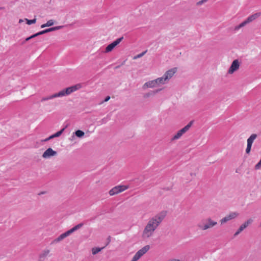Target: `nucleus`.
I'll return each mask as SVG.
<instances>
[{
	"instance_id": "423d86ee",
	"label": "nucleus",
	"mask_w": 261,
	"mask_h": 261,
	"mask_svg": "<svg viewBox=\"0 0 261 261\" xmlns=\"http://www.w3.org/2000/svg\"><path fill=\"white\" fill-rule=\"evenodd\" d=\"M128 188L126 186H117L113 188L109 191V194L111 196L118 194L120 192H123Z\"/></svg>"
},
{
	"instance_id": "cd10ccee",
	"label": "nucleus",
	"mask_w": 261,
	"mask_h": 261,
	"mask_svg": "<svg viewBox=\"0 0 261 261\" xmlns=\"http://www.w3.org/2000/svg\"><path fill=\"white\" fill-rule=\"evenodd\" d=\"M110 120V118L107 116L106 117L103 118L101 119V123L104 124L108 122V121Z\"/></svg>"
},
{
	"instance_id": "b1692460",
	"label": "nucleus",
	"mask_w": 261,
	"mask_h": 261,
	"mask_svg": "<svg viewBox=\"0 0 261 261\" xmlns=\"http://www.w3.org/2000/svg\"><path fill=\"white\" fill-rule=\"evenodd\" d=\"M84 225L83 223H79V224L75 225L73 227H72L71 229L72 231V232H74L75 231L78 230L79 229L81 228Z\"/></svg>"
},
{
	"instance_id": "f257e3e1",
	"label": "nucleus",
	"mask_w": 261,
	"mask_h": 261,
	"mask_svg": "<svg viewBox=\"0 0 261 261\" xmlns=\"http://www.w3.org/2000/svg\"><path fill=\"white\" fill-rule=\"evenodd\" d=\"M166 216V212L162 211L160 213L151 218L149 220L147 224L143 230V237L144 238L150 237L152 234L153 231L156 229L159 224L164 220Z\"/></svg>"
},
{
	"instance_id": "4be33fe9",
	"label": "nucleus",
	"mask_w": 261,
	"mask_h": 261,
	"mask_svg": "<svg viewBox=\"0 0 261 261\" xmlns=\"http://www.w3.org/2000/svg\"><path fill=\"white\" fill-rule=\"evenodd\" d=\"M66 237L64 235V234L63 233L61 235H60L58 238L55 239L52 242V243H58L62 240H63L64 239H65Z\"/></svg>"
},
{
	"instance_id": "473e14b6",
	"label": "nucleus",
	"mask_w": 261,
	"mask_h": 261,
	"mask_svg": "<svg viewBox=\"0 0 261 261\" xmlns=\"http://www.w3.org/2000/svg\"><path fill=\"white\" fill-rule=\"evenodd\" d=\"M207 0H201L197 3V5H201L204 3L206 2Z\"/></svg>"
},
{
	"instance_id": "a878e982",
	"label": "nucleus",
	"mask_w": 261,
	"mask_h": 261,
	"mask_svg": "<svg viewBox=\"0 0 261 261\" xmlns=\"http://www.w3.org/2000/svg\"><path fill=\"white\" fill-rule=\"evenodd\" d=\"M146 52H147V50H146L145 51L142 52L141 54H139L137 55L136 56H135L134 57V59H136L137 58H140L142 57L143 56H144L146 54Z\"/></svg>"
},
{
	"instance_id": "f704fd0d",
	"label": "nucleus",
	"mask_w": 261,
	"mask_h": 261,
	"mask_svg": "<svg viewBox=\"0 0 261 261\" xmlns=\"http://www.w3.org/2000/svg\"><path fill=\"white\" fill-rule=\"evenodd\" d=\"M107 240H108V242L106 244L105 247L107 246L110 243V242H111V237L110 236L108 237V238H107Z\"/></svg>"
},
{
	"instance_id": "f3484780",
	"label": "nucleus",
	"mask_w": 261,
	"mask_h": 261,
	"mask_svg": "<svg viewBox=\"0 0 261 261\" xmlns=\"http://www.w3.org/2000/svg\"><path fill=\"white\" fill-rule=\"evenodd\" d=\"M162 89H156V90H153V91H150V92H148V93H145L144 95V98H148L150 96H152V95H154V94L158 93V92H159Z\"/></svg>"
},
{
	"instance_id": "c85d7f7f",
	"label": "nucleus",
	"mask_w": 261,
	"mask_h": 261,
	"mask_svg": "<svg viewBox=\"0 0 261 261\" xmlns=\"http://www.w3.org/2000/svg\"><path fill=\"white\" fill-rule=\"evenodd\" d=\"M260 168H261V159L259 160V161L258 162V163L255 165V169L258 170V169H259Z\"/></svg>"
},
{
	"instance_id": "6ab92c4d",
	"label": "nucleus",
	"mask_w": 261,
	"mask_h": 261,
	"mask_svg": "<svg viewBox=\"0 0 261 261\" xmlns=\"http://www.w3.org/2000/svg\"><path fill=\"white\" fill-rule=\"evenodd\" d=\"M156 81V84H164L166 83V81L168 80L167 79H164V75H163L162 77H159L155 80Z\"/></svg>"
},
{
	"instance_id": "2f4dec72",
	"label": "nucleus",
	"mask_w": 261,
	"mask_h": 261,
	"mask_svg": "<svg viewBox=\"0 0 261 261\" xmlns=\"http://www.w3.org/2000/svg\"><path fill=\"white\" fill-rule=\"evenodd\" d=\"M40 35L39 32H38V33H37L36 34H34L30 36V37H31V39H33V38H35V37H37L38 36H40Z\"/></svg>"
},
{
	"instance_id": "58836bf2",
	"label": "nucleus",
	"mask_w": 261,
	"mask_h": 261,
	"mask_svg": "<svg viewBox=\"0 0 261 261\" xmlns=\"http://www.w3.org/2000/svg\"><path fill=\"white\" fill-rule=\"evenodd\" d=\"M30 39H31V37H30H30H28V38H27L25 39V41H28L30 40Z\"/></svg>"
},
{
	"instance_id": "5701e85b",
	"label": "nucleus",
	"mask_w": 261,
	"mask_h": 261,
	"mask_svg": "<svg viewBox=\"0 0 261 261\" xmlns=\"http://www.w3.org/2000/svg\"><path fill=\"white\" fill-rule=\"evenodd\" d=\"M74 134L78 138H82L85 135V133L83 130H80V129H78V130H76L74 133Z\"/></svg>"
},
{
	"instance_id": "a19ab883",
	"label": "nucleus",
	"mask_w": 261,
	"mask_h": 261,
	"mask_svg": "<svg viewBox=\"0 0 261 261\" xmlns=\"http://www.w3.org/2000/svg\"><path fill=\"white\" fill-rule=\"evenodd\" d=\"M120 65H118V66H116L115 68L117 69V68H120Z\"/></svg>"
},
{
	"instance_id": "20e7f679",
	"label": "nucleus",
	"mask_w": 261,
	"mask_h": 261,
	"mask_svg": "<svg viewBox=\"0 0 261 261\" xmlns=\"http://www.w3.org/2000/svg\"><path fill=\"white\" fill-rule=\"evenodd\" d=\"M259 13H255L249 16L245 20L241 23L239 25L236 26L235 27V30H238L241 28L244 27L247 23L252 22L253 20H255L258 16H259Z\"/></svg>"
},
{
	"instance_id": "bb28decb",
	"label": "nucleus",
	"mask_w": 261,
	"mask_h": 261,
	"mask_svg": "<svg viewBox=\"0 0 261 261\" xmlns=\"http://www.w3.org/2000/svg\"><path fill=\"white\" fill-rule=\"evenodd\" d=\"M54 23L55 21L53 19H50L47 21L46 25H47V27H50L52 26L54 24Z\"/></svg>"
},
{
	"instance_id": "c756f323",
	"label": "nucleus",
	"mask_w": 261,
	"mask_h": 261,
	"mask_svg": "<svg viewBox=\"0 0 261 261\" xmlns=\"http://www.w3.org/2000/svg\"><path fill=\"white\" fill-rule=\"evenodd\" d=\"M72 233H73V232H72L71 229H70L63 233L64 234L65 237H67L69 236V235H70Z\"/></svg>"
},
{
	"instance_id": "79ce46f5",
	"label": "nucleus",
	"mask_w": 261,
	"mask_h": 261,
	"mask_svg": "<svg viewBox=\"0 0 261 261\" xmlns=\"http://www.w3.org/2000/svg\"><path fill=\"white\" fill-rule=\"evenodd\" d=\"M44 192H41L40 193H39V195L43 194H44Z\"/></svg>"
},
{
	"instance_id": "dca6fc26",
	"label": "nucleus",
	"mask_w": 261,
	"mask_h": 261,
	"mask_svg": "<svg viewBox=\"0 0 261 261\" xmlns=\"http://www.w3.org/2000/svg\"><path fill=\"white\" fill-rule=\"evenodd\" d=\"M67 127V126L66 125L64 128L61 129L60 130L57 132V133H56L54 134L51 135V136H50V138H51V139H52L54 138L60 137L62 134V133L64 132V131L66 128Z\"/></svg>"
},
{
	"instance_id": "4468645a",
	"label": "nucleus",
	"mask_w": 261,
	"mask_h": 261,
	"mask_svg": "<svg viewBox=\"0 0 261 261\" xmlns=\"http://www.w3.org/2000/svg\"><path fill=\"white\" fill-rule=\"evenodd\" d=\"M150 246L149 245H146L141 249L138 250L136 254L140 258L142 256H143L145 253H146L149 249Z\"/></svg>"
},
{
	"instance_id": "c9c22d12",
	"label": "nucleus",
	"mask_w": 261,
	"mask_h": 261,
	"mask_svg": "<svg viewBox=\"0 0 261 261\" xmlns=\"http://www.w3.org/2000/svg\"><path fill=\"white\" fill-rule=\"evenodd\" d=\"M110 99V96H107V97H106V98H105L103 101L104 102H107L108 101L109 99Z\"/></svg>"
},
{
	"instance_id": "e433bc0d",
	"label": "nucleus",
	"mask_w": 261,
	"mask_h": 261,
	"mask_svg": "<svg viewBox=\"0 0 261 261\" xmlns=\"http://www.w3.org/2000/svg\"><path fill=\"white\" fill-rule=\"evenodd\" d=\"M47 25H46V23H44V24H43L41 25V28H44L45 27H47Z\"/></svg>"
},
{
	"instance_id": "412c9836",
	"label": "nucleus",
	"mask_w": 261,
	"mask_h": 261,
	"mask_svg": "<svg viewBox=\"0 0 261 261\" xmlns=\"http://www.w3.org/2000/svg\"><path fill=\"white\" fill-rule=\"evenodd\" d=\"M105 248V246L103 247H94L92 249V253L93 255H95L99 252L101 251L103 249Z\"/></svg>"
},
{
	"instance_id": "393cba45",
	"label": "nucleus",
	"mask_w": 261,
	"mask_h": 261,
	"mask_svg": "<svg viewBox=\"0 0 261 261\" xmlns=\"http://www.w3.org/2000/svg\"><path fill=\"white\" fill-rule=\"evenodd\" d=\"M25 20L27 21V23L28 24H29V25H31V24L35 23L36 22V18H34V19H28L26 18Z\"/></svg>"
},
{
	"instance_id": "9b49d317",
	"label": "nucleus",
	"mask_w": 261,
	"mask_h": 261,
	"mask_svg": "<svg viewBox=\"0 0 261 261\" xmlns=\"http://www.w3.org/2000/svg\"><path fill=\"white\" fill-rule=\"evenodd\" d=\"M252 220L250 219L242 224L238 230L234 234V237L237 236L241 231L246 228L252 222Z\"/></svg>"
},
{
	"instance_id": "a211bd4d",
	"label": "nucleus",
	"mask_w": 261,
	"mask_h": 261,
	"mask_svg": "<svg viewBox=\"0 0 261 261\" xmlns=\"http://www.w3.org/2000/svg\"><path fill=\"white\" fill-rule=\"evenodd\" d=\"M257 135L255 134H252L247 139V145L252 146L254 140L256 138Z\"/></svg>"
},
{
	"instance_id": "aec40b11",
	"label": "nucleus",
	"mask_w": 261,
	"mask_h": 261,
	"mask_svg": "<svg viewBox=\"0 0 261 261\" xmlns=\"http://www.w3.org/2000/svg\"><path fill=\"white\" fill-rule=\"evenodd\" d=\"M49 252V251L48 250L44 251L43 253L40 254L39 261H43Z\"/></svg>"
},
{
	"instance_id": "ddd939ff",
	"label": "nucleus",
	"mask_w": 261,
	"mask_h": 261,
	"mask_svg": "<svg viewBox=\"0 0 261 261\" xmlns=\"http://www.w3.org/2000/svg\"><path fill=\"white\" fill-rule=\"evenodd\" d=\"M176 68H173L167 71L164 74V79L169 80L173 76L174 73L176 72Z\"/></svg>"
},
{
	"instance_id": "de8ad7c7",
	"label": "nucleus",
	"mask_w": 261,
	"mask_h": 261,
	"mask_svg": "<svg viewBox=\"0 0 261 261\" xmlns=\"http://www.w3.org/2000/svg\"><path fill=\"white\" fill-rule=\"evenodd\" d=\"M259 226H260V227H261V222H260V225H259Z\"/></svg>"
},
{
	"instance_id": "9d476101",
	"label": "nucleus",
	"mask_w": 261,
	"mask_h": 261,
	"mask_svg": "<svg viewBox=\"0 0 261 261\" xmlns=\"http://www.w3.org/2000/svg\"><path fill=\"white\" fill-rule=\"evenodd\" d=\"M239 68V62L238 60H234L230 67H229L228 72L229 74L233 73L234 71L237 70Z\"/></svg>"
},
{
	"instance_id": "a18cd8bd",
	"label": "nucleus",
	"mask_w": 261,
	"mask_h": 261,
	"mask_svg": "<svg viewBox=\"0 0 261 261\" xmlns=\"http://www.w3.org/2000/svg\"><path fill=\"white\" fill-rule=\"evenodd\" d=\"M95 218H96V217H95V218H93V219H91V220H94V219H95Z\"/></svg>"
},
{
	"instance_id": "1a4fd4ad",
	"label": "nucleus",
	"mask_w": 261,
	"mask_h": 261,
	"mask_svg": "<svg viewBox=\"0 0 261 261\" xmlns=\"http://www.w3.org/2000/svg\"><path fill=\"white\" fill-rule=\"evenodd\" d=\"M238 216V213L237 212L230 213L229 215H227L221 220V223L223 224L226 223L227 221L234 219Z\"/></svg>"
},
{
	"instance_id": "f8f14e48",
	"label": "nucleus",
	"mask_w": 261,
	"mask_h": 261,
	"mask_svg": "<svg viewBox=\"0 0 261 261\" xmlns=\"http://www.w3.org/2000/svg\"><path fill=\"white\" fill-rule=\"evenodd\" d=\"M63 28V25L56 26V27H52V28H48V29H45V30L41 31H40L39 32L40 33V35H41L47 33H49V32H52V31H57V30H60V29H62Z\"/></svg>"
},
{
	"instance_id": "7c9ffc66",
	"label": "nucleus",
	"mask_w": 261,
	"mask_h": 261,
	"mask_svg": "<svg viewBox=\"0 0 261 261\" xmlns=\"http://www.w3.org/2000/svg\"><path fill=\"white\" fill-rule=\"evenodd\" d=\"M251 146H250L249 145H247V148L246 149V152L247 154H249L251 151Z\"/></svg>"
},
{
	"instance_id": "6e6552de",
	"label": "nucleus",
	"mask_w": 261,
	"mask_h": 261,
	"mask_svg": "<svg viewBox=\"0 0 261 261\" xmlns=\"http://www.w3.org/2000/svg\"><path fill=\"white\" fill-rule=\"evenodd\" d=\"M57 154V151L53 150L51 148H48L43 152L42 157L44 159H48Z\"/></svg>"
},
{
	"instance_id": "4c0bfd02",
	"label": "nucleus",
	"mask_w": 261,
	"mask_h": 261,
	"mask_svg": "<svg viewBox=\"0 0 261 261\" xmlns=\"http://www.w3.org/2000/svg\"><path fill=\"white\" fill-rule=\"evenodd\" d=\"M50 139H51V138H50V136L47 138H46L44 140V141L45 142H46V141H48L49 140H50Z\"/></svg>"
},
{
	"instance_id": "ea45409f",
	"label": "nucleus",
	"mask_w": 261,
	"mask_h": 261,
	"mask_svg": "<svg viewBox=\"0 0 261 261\" xmlns=\"http://www.w3.org/2000/svg\"><path fill=\"white\" fill-rule=\"evenodd\" d=\"M169 261H180L179 259H173Z\"/></svg>"
},
{
	"instance_id": "72a5a7b5",
	"label": "nucleus",
	"mask_w": 261,
	"mask_h": 261,
	"mask_svg": "<svg viewBox=\"0 0 261 261\" xmlns=\"http://www.w3.org/2000/svg\"><path fill=\"white\" fill-rule=\"evenodd\" d=\"M139 258L140 257L136 254L133 257V259L135 261H137Z\"/></svg>"
},
{
	"instance_id": "7ed1b4c3",
	"label": "nucleus",
	"mask_w": 261,
	"mask_h": 261,
	"mask_svg": "<svg viewBox=\"0 0 261 261\" xmlns=\"http://www.w3.org/2000/svg\"><path fill=\"white\" fill-rule=\"evenodd\" d=\"M217 224V222L212 220L210 218L203 219L197 224L198 227L202 230L211 228Z\"/></svg>"
},
{
	"instance_id": "39448f33",
	"label": "nucleus",
	"mask_w": 261,
	"mask_h": 261,
	"mask_svg": "<svg viewBox=\"0 0 261 261\" xmlns=\"http://www.w3.org/2000/svg\"><path fill=\"white\" fill-rule=\"evenodd\" d=\"M193 121H190L187 125H186L182 128L178 130L176 134L173 137L171 140H174L180 138L184 134L186 133L189 129Z\"/></svg>"
},
{
	"instance_id": "0eeeda50",
	"label": "nucleus",
	"mask_w": 261,
	"mask_h": 261,
	"mask_svg": "<svg viewBox=\"0 0 261 261\" xmlns=\"http://www.w3.org/2000/svg\"><path fill=\"white\" fill-rule=\"evenodd\" d=\"M123 39V37H121L117 39L112 43L109 44L105 49V53H109Z\"/></svg>"
},
{
	"instance_id": "37998d69",
	"label": "nucleus",
	"mask_w": 261,
	"mask_h": 261,
	"mask_svg": "<svg viewBox=\"0 0 261 261\" xmlns=\"http://www.w3.org/2000/svg\"><path fill=\"white\" fill-rule=\"evenodd\" d=\"M4 9V7H0V10H3Z\"/></svg>"
},
{
	"instance_id": "f03ea898",
	"label": "nucleus",
	"mask_w": 261,
	"mask_h": 261,
	"mask_svg": "<svg viewBox=\"0 0 261 261\" xmlns=\"http://www.w3.org/2000/svg\"><path fill=\"white\" fill-rule=\"evenodd\" d=\"M82 88V85L81 84H77L74 86L67 87L65 89H63L62 90L59 91L58 93H56L53 95H51L48 96L44 97L41 98L40 100L41 102H43L46 100H48L49 99H53L56 97H63L65 96L68 95L72 93V92L81 89Z\"/></svg>"
},
{
	"instance_id": "c03bdc74",
	"label": "nucleus",
	"mask_w": 261,
	"mask_h": 261,
	"mask_svg": "<svg viewBox=\"0 0 261 261\" xmlns=\"http://www.w3.org/2000/svg\"><path fill=\"white\" fill-rule=\"evenodd\" d=\"M22 20L21 19L19 20V22H21Z\"/></svg>"
},
{
	"instance_id": "49530a36",
	"label": "nucleus",
	"mask_w": 261,
	"mask_h": 261,
	"mask_svg": "<svg viewBox=\"0 0 261 261\" xmlns=\"http://www.w3.org/2000/svg\"><path fill=\"white\" fill-rule=\"evenodd\" d=\"M131 261H135V260H134L132 258V260H131Z\"/></svg>"
},
{
	"instance_id": "2eb2a0df",
	"label": "nucleus",
	"mask_w": 261,
	"mask_h": 261,
	"mask_svg": "<svg viewBox=\"0 0 261 261\" xmlns=\"http://www.w3.org/2000/svg\"><path fill=\"white\" fill-rule=\"evenodd\" d=\"M156 81L152 80L147 82H146L142 86L143 89H145L147 88H153L156 85Z\"/></svg>"
}]
</instances>
